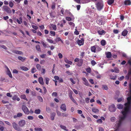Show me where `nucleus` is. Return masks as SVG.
Returning a JSON list of instances; mask_svg holds the SVG:
<instances>
[{"label":"nucleus","instance_id":"nucleus-1","mask_svg":"<svg viewBox=\"0 0 131 131\" xmlns=\"http://www.w3.org/2000/svg\"><path fill=\"white\" fill-rule=\"evenodd\" d=\"M131 104L130 102H127V103L125 104L124 105L126 106L123 110L121 112L123 116L120 117L118 123V126H120L121 125L122 121L124 120L126 117L127 114L129 111V105Z\"/></svg>","mask_w":131,"mask_h":131},{"label":"nucleus","instance_id":"nucleus-2","mask_svg":"<svg viewBox=\"0 0 131 131\" xmlns=\"http://www.w3.org/2000/svg\"><path fill=\"white\" fill-rule=\"evenodd\" d=\"M96 5L97 9L99 10H100L102 9L104 6L103 3L102 2L97 3Z\"/></svg>","mask_w":131,"mask_h":131},{"label":"nucleus","instance_id":"nucleus-3","mask_svg":"<svg viewBox=\"0 0 131 131\" xmlns=\"http://www.w3.org/2000/svg\"><path fill=\"white\" fill-rule=\"evenodd\" d=\"M22 109L25 114L27 115L29 114V111L26 106L23 105L22 106Z\"/></svg>","mask_w":131,"mask_h":131},{"label":"nucleus","instance_id":"nucleus-4","mask_svg":"<svg viewBox=\"0 0 131 131\" xmlns=\"http://www.w3.org/2000/svg\"><path fill=\"white\" fill-rule=\"evenodd\" d=\"M116 109L114 105L112 104L109 106V110L111 112H114L115 111Z\"/></svg>","mask_w":131,"mask_h":131},{"label":"nucleus","instance_id":"nucleus-5","mask_svg":"<svg viewBox=\"0 0 131 131\" xmlns=\"http://www.w3.org/2000/svg\"><path fill=\"white\" fill-rule=\"evenodd\" d=\"M3 8L4 11L10 14L11 13V10L8 6H3Z\"/></svg>","mask_w":131,"mask_h":131},{"label":"nucleus","instance_id":"nucleus-6","mask_svg":"<svg viewBox=\"0 0 131 131\" xmlns=\"http://www.w3.org/2000/svg\"><path fill=\"white\" fill-rule=\"evenodd\" d=\"M12 125L13 127L15 130H17L18 131L20 130V128L18 127V125L15 122H14L12 123Z\"/></svg>","mask_w":131,"mask_h":131},{"label":"nucleus","instance_id":"nucleus-7","mask_svg":"<svg viewBox=\"0 0 131 131\" xmlns=\"http://www.w3.org/2000/svg\"><path fill=\"white\" fill-rule=\"evenodd\" d=\"M84 40L83 38H82L81 40H78L77 41V43L79 45L81 46L83 45L84 43Z\"/></svg>","mask_w":131,"mask_h":131},{"label":"nucleus","instance_id":"nucleus-8","mask_svg":"<svg viewBox=\"0 0 131 131\" xmlns=\"http://www.w3.org/2000/svg\"><path fill=\"white\" fill-rule=\"evenodd\" d=\"M18 124L20 127H23L25 124L26 122L25 120H22L19 122Z\"/></svg>","mask_w":131,"mask_h":131},{"label":"nucleus","instance_id":"nucleus-9","mask_svg":"<svg viewBox=\"0 0 131 131\" xmlns=\"http://www.w3.org/2000/svg\"><path fill=\"white\" fill-rule=\"evenodd\" d=\"M82 80L84 81V84L86 86H89V84L88 80L87 79L84 77L82 78Z\"/></svg>","mask_w":131,"mask_h":131},{"label":"nucleus","instance_id":"nucleus-10","mask_svg":"<svg viewBox=\"0 0 131 131\" xmlns=\"http://www.w3.org/2000/svg\"><path fill=\"white\" fill-rule=\"evenodd\" d=\"M131 75V68L129 69L128 74L125 77L126 80H128L129 79V76Z\"/></svg>","mask_w":131,"mask_h":131},{"label":"nucleus","instance_id":"nucleus-11","mask_svg":"<svg viewBox=\"0 0 131 131\" xmlns=\"http://www.w3.org/2000/svg\"><path fill=\"white\" fill-rule=\"evenodd\" d=\"M83 63V60L82 59H80L78 62L77 66L79 67L81 66Z\"/></svg>","mask_w":131,"mask_h":131},{"label":"nucleus","instance_id":"nucleus-12","mask_svg":"<svg viewBox=\"0 0 131 131\" xmlns=\"http://www.w3.org/2000/svg\"><path fill=\"white\" fill-rule=\"evenodd\" d=\"M60 108L64 111H66V107L65 104H62L60 107Z\"/></svg>","mask_w":131,"mask_h":131},{"label":"nucleus","instance_id":"nucleus-13","mask_svg":"<svg viewBox=\"0 0 131 131\" xmlns=\"http://www.w3.org/2000/svg\"><path fill=\"white\" fill-rule=\"evenodd\" d=\"M91 51L94 53L96 52V45L91 46Z\"/></svg>","mask_w":131,"mask_h":131},{"label":"nucleus","instance_id":"nucleus-14","mask_svg":"<svg viewBox=\"0 0 131 131\" xmlns=\"http://www.w3.org/2000/svg\"><path fill=\"white\" fill-rule=\"evenodd\" d=\"M38 82L40 84L43 85L44 83L43 78L42 77H40L38 79Z\"/></svg>","mask_w":131,"mask_h":131},{"label":"nucleus","instance_id":"nucleus-15","mask_svg":"<svg viewBox=\"0 0 131 131\" xmlns=\"http://www.w3.org/2000/svg\"><path fill=\"white\" fill-rule=\"evenodd\" d=\"M23 116V114L21 113H19L17 114V115H15L13 117L14 118H16L18 117H20Z\"/></svg>","mask_w":131,"mask_h":131},{"label":"nucleus","instance_id":"nucleus-16","mask_svg":"<svg viewBox=\"0 0 131 131\" xmlns=\"http://www.w3.org/2000/svg\"><path fill=\"white\" fill-rule=\"evenodd\" d=\"M116 75H113L112 74H111L110 76V79L113 80H115L116 79Z\"/></svg>","mask_w":131,"mask_h":131},{"label":"nucleus","instance_id":"nucleus-17","mask_svg":"<svg viewBox=\"0 0 131 131\" xmlns=\"http://www.w3.org/2000/svg\"><path fill=\"white\" fill-rule=\"evenodd\" d=\"M106 57L107 58H110L112 57V55L110 52H108L106 53Z\"/></svg>","mask_w":131,"mask_h":131},{"label":"nucleus","instance_id":"nucleus-18","mask_svg":"<svg viewBox=\"0 0 131 131\" xmlns=\"http://www.w3.org/2000/svg\"><path fill=\"white\" fill-rule=\"evenodd\" d=\"M64 61L66 63H68L70 65H71L72 63V62L69 61L67 58H65L64 59Z\"/></svg>","mask_w":131,"mask_h":131},{"label":"nucleus","instance_id":"nucleus-19","mask_svg":"<svg viewBox=\"0 0 131 131\" xmlns=\"http://www.w3.org/2000/svg\"><path fill=\"white\" fill-rule=\"evenodd\" d=\"M124 3L126 5H129L131 4V2L129 0H125L124 2Z\"/></svg>","mask_w":131,"mask_h":131},{"label":"nucleus","instance_id":"nucleus-20","mask_svg":"<svg viewBox=\"0 0 131 131\" xmlns=\"http://www.w3.org/2000/svg\"><path fill=\"white\" fill-rule=\"evenodd\" d=\"M128 31L126 30H124L122 32V35L123 36H125L127 35Z\"/></svg>","mask_w":131,"mask_h":131},{"label":"nucleus","instance_id":"nucleus-21","mask_svg":"<svg viewBox=\"0 0 131 131\" xmlns=\"http://www.w3.org/2000/svg\"><path fill=\"white\" fill-rule=\"evenodd\" d=\"M97 23L99 25H101L103 24V20L102 18H101L100 19H98V20L97 21Z\"/></svg>","mask_w":131,"mask_h":131},{"label":"nucleus","instance_id":"nucleus-22","mask_svg":"<svg viewBox=\"0 0 131 131\" xmlns=\"http://www.w3.org/2000/svg\"><path fill=\"white\" fill-rule=\"evenodd\" d=\"M14 53L17 54H22L23 53L21 51L17 50H15L14 51Z\"/></svg>","mask_w":131,"mask_h":131},{"label":"nucleus","instance_id":"nucleus-23","mask_svg":"<svg viewBox=\"0 0 131 131\" xmlns=\"http://www.w3.org/2000/svg\"><path fill=\"white\" fill-rule=\"evenodd\" d=\"M18 58L19 60H21L22 62H24L26 60V58L21 56H19Z\"/></svg>","mask_w":131,"mask_h":131},{"label":"nucleus","instance_id":"nucleus-24","mask_svg":"<svg viewBox=\"0 0 131 131\" xmlns=\"http://www.w3.org/2000/svg\"><path fill=\"white\" fill-rule=\"evenodd\" d=\"M96 52L100 51L102 50V49L100 47L96 45Z\"/></svg>","mask_w":131,"mask_h":131},{"label":"nucleus","instance_id":"nucleus-25","mask_svg":"<svg viewBox=\"0 0 131 131\" xmlns=\"http://www.w3.org/2000/svg\"><path fill=\"white\" fill-rule=\"evenodd\" d=\"M21 69L24 71H27L29 70V69L24 66H22L20 67Z\"/></svg>","mask_w":131,"mask_h":131},{"label":"nucleus","instance_id":"nucleus-26","mask_svg":"<svg viewBox=\"0 0 131 131\" xmlns=\"http://www.w3.org/2000/svg\"><path fill=\"white\" fill-rule=\"evenodd\" d=\"M20 97L21 99H23L25 100L26 101H28V100L27 98L25 95L23 94L21 95Z\"/></svg>","mask_w":131,"mask_h":131},{"label":"nucleus","instance_id":"nucleus-27","mask_svg":"<svg viewBox=\"0 0 131 131\" xmlns=\"http://www.w3.org/2000/svg\"><path fill=\"white\" fill-rule=\"evenodd\" d=\"M69 97L70 98V99H71V100L74 103L76 104H77V103L76 101L74 99V98L72 96V95L71 94V95H69Z\"/></svg>","mask_w":131,"mask_h":131},{"label":"nucleus","instance_id":"nucleus-28","mask_svg":"<svg viewBox=\"0 0 131 131\" xmlns=\"http://www.w3.org/2000/svg\"><path fill=\"white\" fill-rule=\"evenodd\" d=\"M6 73L8 75V76L10 78H12L13 77L11 73L9 70H7Z\"/></svg>","mask_w":131,"mask_h":131},{"label":"nucleus","instance_id":"nucleus-29","mask_svg":"<svg viewBox=\"0 0 131 131\" xmlns=\"http://www.w3.org/2000/svg\"><path fill=\"white\" fill-rule=\"evenodd\" d=\"M92 112L95 113H98L99 112V111L98 109H96L94 107L92 108Z\"/></svg>","mask_w":131,"mask_h":131},{"label":"nucleus","instance_id":"nucleus-30","mask_svg":"<svg viewBox=\"0 0 131 131\" xmlns=\"http://www.w3.org/2000/svg\"><path fill=\"white\" fill-rule=\"evenodd\" d=\"M98 33L100 35H102L103 34H104L105 32L104 30H102V31H99Z\"/></svg>","mask_w":131,"mask_h":131},{"label":"nucleus","instance_id":"nucleus-31","mask_svg":"<svg viewBox=\"0 0 131 131\" xmlns=\"http://www.w3.org/2000/svg\"><path fill=\"white\" fill-rule=\"evenodd\" d=\"M60 126L62 129L66 131H68V129L65 126L62 125H60Z\"/></svg>","mask_w":131,"mask_h":131},{"label":"nucleus","instance_id":"nucleus-32","mask_svg":"<svg viewBox=\"0 0 131 131\" xmlns=\"http://www.w3.org/2000/svg\"><path fill=\"white\" fill-rule=\"evenodd\" d=\"M51 26L52 27L53 29L54 30H56L57 29V27L56 25L52 24L51 25Z\"/></svg>","mask_w":131,"mask_h":131},{"label":"nucleus","instance_id":"nucleus-33","mask_svg":"<svg viewBox=\"0 0 131 131\" xmlns=\"http://www.w3.org/2000/svg\"><path fill=\"white\" fill-rule=\"evenodd\" d=\"M36 50L39 51H41L40 47L39 45H37L36 46Z\"/></svg>","mask_w":131,"mask_h":131},{"label":"nucleus","instance_id":"nucleus-34","mask_svg":"<svg viewBox=\"0 0 131 131\" xmlns=\"http://www.w3.org/2000/svg\"><path fill=\"white\" fill-rule=\"evenodd\" d=\"M117 108L119 109H121L123 108V105L121 104H119L117 105Z\"/></svg>","mask_w":131,"mask_h":131},{"label":"nucleus","instance_id":"nucleus-35","mask_svg":"<svg viewBox=\"0 0 131 131\" xmlns=\"http://www.w3.org/2000/svg\"><path fill=\"white\" fill-rule=\"evenodd\" d=\"M114 2V0H108L107 1L108 4L109 5L112 4Z\"/></svg>","mask_w":131,"mask_h":131},{"label":"nucleus","instance_id":"nucleus-36","mask_svg":"<svg viewBox=\"0 0 131 131\" xmlns=\"http://www.w3.org/2000/svg\"><path fill=\"white\" fill-rule=\"evenodd\" d=\"M101 43L102 46H104L105 45L106 42L105 40H103L101 41Z\"/></svg>","mask_w":131,"mask_h":131},{"label":"nucleus","instance_id":"nucleus-37","mask_svg":"<svg viewBox=\"0 0 131 131\" xmlns=\"http://www.w3.org/2000/svg\"><path fill=\"white\" fill-rule=\"evenodd\" d=\"M56 115V113H53L52 115H51V120L52 121L54 119V117Z\"/></svg>","mask_w":131,"mask_h":131},{"label":"nucleus","instance_id":"nucleus-38","mask_svg":"<svg viewBox=\"0 0 131 131\" xmlns=\"http://www.w3.org/2000/svg\"><path fill=\"white\" fill-rule=\"evenodd\" d=\"M34 130L36 131H42V129L41 128L35 127Z\"/></svg>","mask_w":131,"mask_h":131},{"label":"nucleus","instance_id":"nucleus-39","mask_svg":"<svg viewBox=\"0 0 131 131\" xmlns=\"http://www.w3.org/2000/svg\"><path fill=\"white\" fill-rule=\"evenodd\" d=\"M55 13H54L51 12L50 13V15L52 18H54L56 17Z\"/></svg>","mask_w":131,"mask_h":131},{"label":"nucleus","instance_id":"nucleus-40","mask_svg":"<svg viewBox=\"0 0 131 131\" xmlns=\"http://www.w3.org/2000/svg\"><path fill=\"white\" fill-rule=\"evenodd\" d=\"M56 5L55 3H53L51 5V8L53 10L54 9L56 8Z\"/></svg>","mask_w":131,"mask_h":131},{"label":"nucleus","instance_id":"nucleus-41","mask_svg":"<svg viewBox=\"0 0 131 131\" xmlns=\"http://www.w3.org/2000/svg\"><path fill=\"white\" fill-rule=\"evenodd\" d=\"M40 113V110L39 109H36L35 111V113L36 114H39Z\"/></svg>","mask_w":131,"mask_h":131},{"label":"nucleus","instance_id":"nucleus-42","mask_svg":"<svg viewBox=\"0 0 131 131\" xmlns=\"http://www.w3.org/2000/svg\"><path fill=\"white\" fill-rule=\"evenodd\" d=\"M85 70L88 73H90L91 72V69L89 67L86 68Z\"/></svg>","mask_w":131,"mask_h":131},{"label":"nucleus","instance_id":"nucleus-43","mask_svg":"<svg viewBox=\"0 0 131 131\" xmlns=\"http://www.w3.org/2000/svg\"><path fill=\"white\" fill-rule=\"evenodd\" d=\"M37 71V70L36 68L34 67L32 68L31 70V72L32 73H34L35 72H36Z\"/></svg>","mask_w":131,"mask_h":131},{"label":"nucleus","instance_id":"nucleus-44","mask_svg":"<svg viewBox=\"0 0 131 131\" xmlns=\"http://www.w3.org/2000/svg\"><path fill=\"white\" fill-rule=\"evenodd\" d=\"M37 99H38L39 101L41 102H42L43 100L42 98L40 96H38L37 97Z\"/></svg>","mask_w":131,"mask_h":131},{"label":"nucleus","instance_id":"nucleus-45","mask_svg":"<svg viewBox=\"0 0 131 131\" xmlns=\"http://www.w3.org/2000/svg\"><path fill=\"white\" fill-rule=\"evenodd\" d=\"M50 35L52 36H54L56 35V33L54 31H50Z\"/></svg>","mask_w":131,"mask_h":131},{"label":"nucleus","instance_id":"nucleus-46","mask_svg":"<svg viewBox=\"0 0 131 131\" xmlns=\"http://www.w3.org/2000/svg\"><path fill=\"white\" fill-rule=\"evenodd\" d=\"M45 80L46 83L47 85H48L49 84V81L50 79L46 77L45 78Z\"/></svg>","mask_w":131,"mask_h":131},{"label":"nucleus","instance_id":"nucleus-47","mask_svg":"<svg viewBox=\"0 0 131 131\" xmlns=\"http://www.w3.org/2000/svg\"><path fill=\"white\" fill-rule=\"evenodd\" d=\"M102 88L103 89L105 90H107L108 89V87L107 86L105 85H102Z\"/></svg>","mask_w":131,"mask_h":131},{"label":"nucleus","instance_id":"nucleus-48","mask_svg":"<svg viewBox=\"0 0 131 131\" xmlns=\"http://www.w3.org/2000/svg\"><path fill=\"white\" fill-rule=\"evenodd\" d=\"M97 75L96 76V77L98 79H100L101 78V75L99 74L98 72H96Z\"/></svg>","mask_w":131,"mask_h":131},{"label":"nucleus","instance_id":"nucleus-49","mask_svg":"<svg viewBox=\"0 0 131 131\" xmlns=\"http://www.w3.org/2000/svg\"><path fill=\"white\" fill-rule=\"evenodd\" d=\"M36 67L37 69L39 70H40L41 68V67L40 64H37L36 65Z\"/></svg>","mask_w":131,"mask_h":131},{"label":"nucleus","instance_id":"nucleus-50","mask_svg":"<svg viewBox=\"0 0 131 131\" xmlns=\"http://www.w3.org/2000/svg\"><path fill=\"white\" fill-rule=\"evenodd\" d=\"M91 63L92 65V66H94L95 65L96 63L95 61L94 60H92L91 61Z\"/></svg>","mask_w":131,"mask_h":131},{"label":"nucleus","instance_id":"nucleus-51","mask_svg":"<svg viewBox=\"0 0 131 131\" xmlns=\"http://www.w3.org/2000/svg\"><path fill=\"white\" fill-rule=\"evenodd\" d=\"M85 54V52L83 51L82 52L81 54H80V56L81 57L80 58H83L84 57V55Z\"/></svg>","mask_w":131,"mask_h":131},{"label":"nucleus","instance_id":"nucleus-52","mask_svg":"<svg viewBox=\"0 0 131 131\" xmlns=\"http://www.w3.org/2000/svg\"><path fill=\"white\" fill-rule=\"evenodd\" d=\"M56 112L57 115L58 116H61V114L60 112L58 111H56Z\"/></svg>","mask_w":131,"mask_h":131},{"label":"nucleus","instance_id":"nucleus-53","mask_svg":"<svg viewBox=\"0 0 131 131\" xmlns=\"http://www.w3.org/2000/svg\"><path fill=\"white\" fill-rule=\"evenodd\" d=\"M34 118V117L32 116H29L27 117V119L29 120H33Z\"/></svg>","mask_w":131,"mask_h":131},{"label":"nucleus","instance_id":"nucleus-54","mask_svg":"<svg viewBox=\"0 0 131 131\" xmlns=\"http://www.w3.org/2000/svg\"><path fill=\"white\" fill-rule=\"evenodd\" d=\"M14 4L11 1H10L9 3V5L10 7H12Z\"/></svg>","mask_w":131,"mask_h":131},{"label":"nucleus","instance_id":"nucleus-55","mask_svg":"<svg viewBox=\"0 0 131 131\" xmlns=\"http://www.w3.org/2000/svg\"><path fill=\"white\" fill-rule=\"evenodd\" d=\"M31 94L34 96H36V93L35 92L31 91Z\"/></svg>","mask_w":131,"mask_h":131},{"label":"nucleus","instance_id":"nucleus-56","mask_svg":"<svg viewBox=\"0 0 131 131\" xmlns=\"http://www.w3.org/2000/svg\"><path fill=\"white\" fill-rule=\"evenodd\" d=\"M66 19L68 21H70L72 20V18L69 17H66Z\"/></svg>","mask_w":131,"mask_h":131},{"label":"nucleus","instance_id":"nucleus-57","mask_svg":"<svg viewBox=\"0 0 131 131\" xmlns=\"http://www.w3.org/2000/svg\"><path fill=\"white\" fill-rule=\"evenodd\" d=\"M114 72L117 73H118L119 72V71L118 68H114Z\"/></svg>","mask_w":131,"mask_h":131},{"label":"nucleus","instance_id":"nucleus-58","mask_svg":"<svg viewBox=\"0 0 131 131\" xmlns=\"http://www.w3.org/2000/svg\"><path fill=\"white\" fill-rule=\"evenodd\" d=\"M47 40L50 43H53V41L51 39H47Z\"/></svg>","mask_w":131,"mask_h":131},{"label":"nucleus","instance_id":"nucleus-59","mask_svg":"<svg viewBox=\"0 0 131 131\" xmlns=\"http://www.w3.org/2000/svg\"><path fill=\"white\" fill-rule=\"evenodd\" d=\"M127 102H129L131 103V96L127 98Z\"/></svg>","mask_w":131,"mask_h":131},{"label":"nucleus","instance_id":"nucleus-60","mask_svg":"<svg viewBox=\"0 0 131 131\" xmlns=\"http://www.w3.org/2000/svg\"><path fill=\"white\" fill-rule=\"evenodd\" d=\"M58 55L59 58L60 59L62 58L63 57V55L61 53H59Z\"/></svg>","mask_w":131,"mask_h":131},{"label":"nucleus","instance_id":"nucleus-61","mask_svg":"<svg viewBox=\"0 0 131 131\" xmlns=\"http://www.w3.org/2000/svg\"><path fill=\"white\" fill-rule=\"evenodd\" d=\"M57 93L56 92H53L52 93V96H57Z\"/></svg>","mask_w":131,"mask_h":131},{"label":"nucleus","instance_id":"nucleus-62","mask_svg":"<svg viewBox=\"0 0 131 131\" xmlns=\"http://www.w3.org/2000/svg\"><path fill=\"white\" fill-rule=\"evenodd\" d=\"M115 117H112L111 119V120L112 122H114L115 120Z\"/></svg>","mask_w":131,"mask_h":131},{"label":"nucleus","instance_id":"nucleus-63","mask_svg":"<svg viewBox=\"0 0 131 131\" xmlns=\"http://www.w3.org/2000/svg\"><path fill=\"white\" fill-rule=\"evenodd\" d=\"M113 32L114 34H117L118 33L119 31L118 30L114 29L113 31Z\"/></svg>","mask_w":131,"mask_h":131},{"label":"nucleus","instance_id":"nucleus-64","mask_svg":"<svg viewBox=\"0 0 131 131\" xmlns=\"http://www.w3.org/2000/svg\"><path fill=\"white\" fill-rule=\"evenodd\" d=\"M4 128L3 126L0 125V131H3L4 129Z\"/></svg>","mask_w":131,"mask_h":131}]
</instances>
